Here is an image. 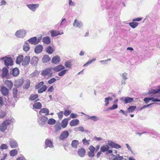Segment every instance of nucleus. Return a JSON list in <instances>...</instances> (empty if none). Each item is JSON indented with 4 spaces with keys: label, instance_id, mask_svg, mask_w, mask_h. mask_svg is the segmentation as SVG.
Segmentation results:
<instances>
[{
    "label": "nucleus",
    "instance_id": "obj_1",
    "mask_svg": "<svg viewBox=\"0 0 160 160\" xmlns=\"http://www.w3.org/2000/svg\"><path fill=\"white\" fill-rule=\"evenodd\" d=\"M0 61H3L5 65L7 67L13 65L12 60L10 57H5L2 58L0 59Z\"/></svg>",
    "mask_w": 160,
    "mask_h": 160
},
{
    "label": "nucleus",
    "instance_id": "obj_2",
    "mask_svg": "<svg viewBox=\"0 0 160 160\" xmlns=\"http://www.w3.org/2000/svg\"><path fill=\"white\" fill-rule=\"evenodd\" d=\"M48 120V118L43 115L38 116L37 121L39 125L42 127L44 126Z\"/></svg>",
    "mask_w": 160,
    "mask_h": 160
},
{
    "label": "nucleus",
    "instance_id": "obj_3",
    "mask_svg": "<svg viewBox=\"0 0 160 160\" xmlns=\"http://www.w3.org/2000/svg\"><path fill=\"white\" fill-rule=\"evenodd\" d=\"M52 67L48 68L42 71L41 73L42 76L45 77L47 75L48 77H51L53 74Z\"/></svg>",
    "mask_w": 160,
    "mask_h": 160
},
{
    "label": "nucleus",
    "instance_id": "obj_4",
    "mask_svg": "<svg viewBox=\"0 0 160 160\" xmlns=\"http://www.w3.org/2000/svg\"><path fill=\"white\" fill-rule=\"evenodd\" d=\"M26 34V31L23 29L17 30L15 33V36L19 38H23Z\"/></svg>",
    "mask_w": 160,
    "mask_h": 160
},
{
    "label": "nucleus",
    "instance_id": "obj_5",
    "mask_svg": "<svg viewBox=\"0 0 160 160\" xmlns=\"http://www.w3.org/2000/svg\"><path fill=\"white\" fill-rule=\"evenodd\" d=\"M11 122L9 120H7L4 121L0 126V131L3 132L7 128V126L10 124Z\"/></svg>",
    "mask_w": 160,
    "mask_h": 160
},
{
    "label": "nucleus",
    "instance_id": "obj_6",
    "mask_svg": "<svg viewBox=\"0 0 160 160\" xmlns=\"http://www.w3.org/2000/svg\"><path fill=\"white\" fill-rule=\"evenodd\" d=\"M26 6L29 10L33 12H35L39 7V4L38 3L27 4Z\"/></svg>",
    "mask_w": 160,
    "mask_h": 160
},
{
    "label": "nucleus",
    "instance_id": "obj_7",
    "mask_svg": "<svg viewBox=\"0 0 160 160\" xmlns=\"http://www.w3.org/2000/svg\"><path fill=\"white\" fill-rule=\"evenodd\" d=\"M69 133L67 131H63L59 137V139L61 140H64L68 137Z\"/></svg>",
    "mask_w": 160,
    "mask_h": 160
},
{
    "label": "nucleus",
    "instance_id": "obj_8",
    "mask_svg": "<svg viewBox=\"0 0 160 160\" xmlns=\"http://www.w3.org/2000/svg\"><path fill=\"white\" fill-rule=\"evenodd\" d=\"M89 151L88 152V155L90 157H93L94 156V152L95 150V148L92 145H90L89 148Z\"/></svg>",
    "mask_w": 160,
    "mask_h": 160
},
{
    "label": "nucleus",
    "instance_id": "obj_9",
    "mask_svg": "<svg viewBox=\"0 0 160 160\" xmlns=\"http://www.w3.org/2000/svg\"><path fill=\"white\" fill-rule=\"evenodd\" d=\"M73 26L76 28H81L83 26L82 22L77 19H75L73 24Z\"/></svg>",
    "mask_w": 160,
    "mask_h": 160
},
{
    "label": "nucleus",
    "instance_id": "obj_10",
    "mask_svg": "<svg viewBox=\"0 0 160 160\" xmlns=\"http://www.w3.org/2000/svg\"><path fill=\"white\" fill-rule=\"evenodd\" d=\"M108 144L112 148H115L116 149H118L121 148V146L111 141H108Z\"/></svg>",
    "mask_w": 160,
    "mask_h": 160
},
{
    "label": "nucleus",
    "instance_id": "obj_11",
    "mask_svg": "<svg viewBox=\"0 0 160 160\" xmlns=\"http://www.w3.org/2000/svg\"><path fill=\"white\" fill-rule=\"evenodd\" d=\"M45 144V146L44 147L45 148H46L48 147H49L50 148H52L54 147V145H53L52 141L48 139L46 140Z\"/></svg>",
    "mask_w": 160,
    "mask_h": 160
},
{
    "label": "nucleus",
    "instance_id": "obj_12",
    "mask_svg": "<svg viewBox=\"0 0 160 160\" xmlns=\"http://www.w3.org/2000/svg\"><path fill=\"white\" fill-rule=\"evenodd\" d=\"M52 70L56 72H58L65 69V67L61 65H60L52 67Z\"/></svg>",
    "mask_w": 160,
    "mask_h": 160
},
{
    "label": "nucleus",
    "instance_id": "obj_13",
    "mask_svg": "<svg viewBox=\"0 0 160 160\" xmlns=\"http://www.w3.org/2000/svg\"><path fill=\"white\" fill-rule=\"evenodd\" d=\"M38 60L39 59L38 57L33 56L31 59L30 63L33 66H37Z\"/></svg>",
    "mask_w": 160,
    "mask_h": 160
},
{
    "label": "nucleus",
    "instance_id": "obj_14",
    "mask_svg": "<svg viewBox=\"0 0 160 160\" xmlns=\"http://www.w3.org/2000/svg\"><path fill=\"white\" fill-rule=\"evenodd\" d=\"M43 47L42 45H39L36 47L34 48V52L37 54H39L41 53L42 51Z\"/></svg>",
    "mask_w": 160,
    "mask_h": 160
},
{
    "label": "nucleus",
    "instance_id": "obj_15",
    "mask_svg": "<svg viewBox=\"0 0 160 160\" xmlns=\"http://www.w3.org/2000/svg\"><path fill=\"white\" fill-rule=\"evenodd\" d=\"M60 61V58L58 55L56 56L53 57L52 59V63L57 64Z\"/></svg>",
    "mask_w": 160,
    "mask_h": 160
},
{
    "label": "nucleus",
    "instance_id": "obj_16",
    "mask_svg": "<svg viewBox=\"0 0 160 160\" xmlns=\"http://www.w3.org/2000/svg\"><path fill=\"white\" fill-rule=\"evenodd\" d=\"M8 68L6 67H3L2 69L1 77L2 78H5L8 74Z\"/></svg>",
    "mask_w": 160,
    "mask_h": 160
},
{
    "label": "nucleus",
    "instance_id": "obj_17",
    "mask_svg": "<svg viewBox=\"0 0 160 160\" xmlns=\"http://www.w3.org/2000/svg\"><path fill=\"white\" fill-rule=\"evenodd\" d=\"M30 60V57L29 56H26L22 60V64L23 66H26L28 65Z\"/></svg>",
    "mask_w": 160,
    "mask_h": 160
},
{
    "label": "nucleus",
    "instance_id": "obj_18",
    "mask_svg": "<svg viewBox=\"0 0 160 160\" xmlns=\"http://www.w3.org/2000/svg\"><path fill=\"white\" fill-rule=\"evenodd\" d=\"M9 143L10 146L12 148H16L18 146V144L17 141L13 139L10 140Z\"/></svg>",
    "mask_w": 160,
    "mask_h": 160
},
{
    "label": "nucleus",
    "instance_id": "obj_19",
    "mask_svg": "<svg viewBox=\"0 0 160 160\" xmlns=\"http://www.w3.org/2000/svg\"><path fill=\"white\" fill-rule=\"evenodd\" d=\"M50 32L52 37H55L58 35H61L63 34V32L61 33L59 31L57 30H51Z\"/></svg>",
    "mask_w": 160,
    "mask_h": 160
},
{
    "label": "nucleus",
    "instance_id": "obj_20",
    "mask_svg": "<svg viewBox=\"0 0 160 160\" xmlns=\"http://www.w3.org/2000/svg\"><path fill=\"white\" fill-rule=\"evenodd\" d=\"M1 92L2 94L4 96H7L8 94V90L5 87L2 86L1 88Z\"/></svg>",
    "mask_w": 160,
    "mask_h": 160
},
{
    "label": "nucleus",
    "instance_id": "obj_21",
    "mask_svg": "<svg viewBox=\"0 0 160 160\" xmlns=\"http://www.w3.org/2000/svg\"><path fill=\"white\" fill-rule=\"evenodd\" d=\"M79 156L81 157H83L85 156L86 151L83 148H81L78 151Z\"/></svg>",
    "mask_w": 160,
    "mask_h": 160
},
{
    "label": "nucleus",
    "instance_id": "obj_22",
    "mask_svg": "<svg viewBox=\"0 0 160 160\" xmlns=\"http://www.w3.org/2000/svg\"><path fill=\"white\" fill-rule=\"evenodd\" d=\"M43 42L46 44H48L51 42V38L49 36L43 37L42 39Z\"/></svg>",
    "mask_w": 160,
    "mask_h": 160
},
{
    "label": "nucleus",
    "instance_id": "obj_23",
    "mask_svg": "<svg viewBox=\"0 0 160 160\" xmlns=\"http://www.w3.org/2000/svg\"><path fill=\"white\" fill-rule=\"evenodd\" d=\"M49 111L48 109L44 108L40 110L39 112V114L40 115H41L42 113H45V115L47 116L49 114Z\"/></svg>",
    "mask_w": 160,
    "mask_h": 160
},
{
    "label": "nucleus",
    "instance_id": "obj_24",
    "mask_svg": "<svg viewBox=\"0 0 160 160\" xmlns=\"http://www.w3.org/2000/svg\"><path fill=\"white\" fill-rule=\"evenodd\" d=\"M30 49V47L29 43L27 42H25L23 46V50L26 52H27Z\"/></svg>",
    "mask_w": 160,
    "mask_h": 160
},
{
    "label": "nucleus",
    "instance_id": "obj_25",
    "mask_svg": "<svg viewBox=\"0 0 160 160\" xmlns=\"http://www.w3.org/2000/svg\"><path fill=\"white\" fill-rule=\"evenodd\" d=\"M79 144V142L78 140H73L72 141L71 143L72 146L75 149H76L78 147V145Z\"/></svg>",
    "mask_w": 160,
    "mask_h": 160
},
{
    "label": "nucleus",
    "instance_id": "obj_26",
    "mask_svg": "<svg viewBox=\"0 0 160 160\" xmlns=\"http://www.w3.org/2000/svg\"><path fill=\"white\" fill-rule=\"evenodd\" d=\"M33 108L39 109L42 108V104L40 102H37L34 103L33 105Z\"/></svg>",
    "mask_w": 160,
    "mask_h": 160
},
{
    "label": "nucleus",
    "instance_id": "obj_27",
    "mask_svg": "<svg viewBox=\"0 0 160 160\" xmlns=\"http://www.w3.org/2000/svg\"><path fill=\"white\" fill-rule=\"evenodd\" d=\"M51 60L50 58L47 55H44L42 58V62L43 63H46L50 61Z\"/></svg>",
    "mask_w": 160,
    "mask_h": 160
},
{
    "label": "nucleus",
    "instance_id": "obj_28",
    "mask_svg": "<svg viewBox=\"0 0 160 160\" xmlns=\"http://www.w3.org/2000/svg\"><path fill=\"white\" fill-rule=\"evenodd\" d=\"M48 87L46 85H43L42 87L38 89V93H42L46 91Z\"/></svg>",
    "mask_w": 160,
    "mask_h": 160
},
{
    "label": "nucleus",
    "instance_id": "obj_29",
    "mask_svg": "<svg viewBox=\"0 0 160 160\" xmlns=\"http://www.w3.org/2000/svg\"><path fill=\"white\" fill-rule=\"evenodd\" d=\"M19 71L18 68H14L12 70V74L14 77L18 76L19 74Z\"/></svg>",
    "mask_w": 160,
    "mask_h": 160
},
{
    "label": "nucleus",
    "instance_id": "obj_30",
    "mask_svg": "<svg viewBox=\"0 0 160 160\" xmlns=\"http://www.w3.org/2000/svg\"><path fill=\"white\" fill-rule=\"evenodd\" d=\"M37 38L36 37H33L29 39L28 41L31 44L35 45L36 44Z\"/></svg>",
    "mask_w": 160,
    "mask_h": 160
},
{
    "label": "nucleus",
    "instance_id": "obj_31",
    "mask_svg": "<svg viewBox=\"0 0 160 160\" xmlns=\"http://www.w3.org/2000/svg\"><path fill=\"white\" fill-rule=\"evenodd\" d=\"M112 155L114 157L112 160H122L123 159L122 156H120L119 154H117L116 155L112 154Z\"/></svg>",
    "mask_w": 160,
    "mask_h": 160
},
{
    "label": "nucleus",
    "instance_id": "obj_32",
    "mask_svg": "<svg viewBox=\"0 0 160 160\" xmlns=\"http://www.w3.org/2000/svg\"><path fill=\"white\" fill-rule=\"evenodd\" d=\"M79 122V121L77 119L72 120L70 122V125L71 126H74L77 125Z\"/></svg>",
    "mask_w": 160,
    "mask_h": 160
},
{
    "label": "nucleus",
    "instance_id": "obj_33",
    "mask_svg": "<svg viewBox=\"0 0 160 160\" xmlns=\"http://www.w3.org/2000/svg\"><path fill=\"white\" fill-rule=\"evenodd\" d=\"M133 100V99L132 98L127 97H126L125 99V103L127 104L128 103H130L132 102Z\"/></svg>",
    "mask_w": 160,
    "mask_h": 160
},
{
    "label": "nucleus",
    "instance_id": "obj_34",
    "mask_svg": "<svg viewBox=\"0 0 160 160\" xmlns=\"http://www.w3.org/2000/svg\"><path fill=\"white\" fill-rule=\"evenodd\" d=\"M54 51V50L50 46L46 48V52L49 54H52Z\"/></svg>",
    "mask_w": 160,
    "mask_h": 160
},
{
    "label": "nucleus",
    "instance_id": "obj_35",
    "mask_svg": "<svg viewBox=\"0 0 160 160\" xmlns=\"http://www.w3.org/2000/svg\"><path fill=\"white\" fill-rule=\"evenodd\" d=\"M109 146L107 145H103L100 148V150L102 151V152H104L109 149Z\"/></svg>",
    "mask_w": 160,
    "mask_h": 160
},
{
    "label": "nucleus",
    "instance_id": "obj_36",
    "mask_svg": "<svg viewBox=\"0 0 160 160\" xmlns=\"http://www.w3.org/2000/svg\"><path fill=\"white\" fill-rule=\"evenodd\" d=\"M5 84H6V86L8 87L10 89H11L12 88L13 84L12 82L9 80H7L5 82Z\"/></svg>",
    "mask_w": 160,
    "mask_h": 160
},
{
    "label": "nucleus",
    "instance_id": "obj_37",
    "mask_svg": "<svg viewBox=\"0 0 160 160\" xmlns=\"http://www.w3.org/2000/svg\"><path fill=\"white\" fill-rule=\"evenodd\" d=\"M136 108L135 106H130L127 109V111L128 113L133 112Z\"/></svg>",
    "mask_w": 160,
    "mask_h": 160
},
{
    "label": "nucleus",
    "instance_id": "obj_38",
    "mask_svg": "<svg viewBox=\"0 0 160 160\" xmlns=\"http://www.w3.org/2000/svg\"><path fill=\"white\" fill-rule=\"evenodd\" d=\"M68 124V120L67 119H63L62 122L61 123V126L63 128L66 127Z\"/></svg>",
    "mask_w": 160,
    "mask_h": 160
},
{
    "label": "nucleus",
    "instance_id": "obj_39",
    "mask_svg": "<svg viewBox=\"0 0 160 160\" xmlns=\"http://www.w3.org/2000/svg\"><path fill=\"white\" fill-rule=\"evenodd\" d=\"M112 98L110 97H108L107 98H105L104 102H105V106H107L109 104V101H112Z\"/></svg>",
    "mask_w": 160,
    "mask_h": 160
},
{
    "label": "nucleus",
    "instance_id": "obj_40",
    "mask_svg": "<svg viewBox=\"0 0 160 160\" xmlns=\"http://www.w3.org/2000/svg\"><path fill=\"white\" fill-rule=\"evenodd\" d=\"M23 56L22 55H20L17 58L16 63L18 64H19L23 60Z\"/></svg>",
    "mask_w": 160,
    "mask_h": 160
},
{
    "label": "nucleus",
    "instance_id": "obj_41",
    "mask_svg": "<svg viewBox=\"0 0 160 160\" xmlns=\"http://www.w3.org/2000/svg\"><path fill=\"white\" fill-rule=\"evenodd\" d=\"M47 122L48 124L53 125L55 123L56 121L54 119L51 118L48 120Z\"/></svg>",
    "mask_w": 160,
    "mask_h": 160
},
{
    "label": "nucleus",
    "instance_id": "obj_42",
    "mask_svg": "<svg viewBox=\"0 0 160 160\" xmlns=\"http://www.w3.org/2000/svg\"><path fill=\"white\" fill-rule=\"evenodd\" d=\"M129 25L133 28H136L138 25V23L136 22H132L129 23Z\"/></svg>",
    "mask_w": 160,
    "mask_h": 160
},
{
    "label": "nucleus",
    "instance_id": "obj_43",
    "mask_svg": "<svg viewBox=\"0 0 160 160\" xmlns=\"http://www.w3.org/2000/svg\"><path fill=\"white\" fill-rule=\"evenodd\" d=\"M38 97V94H31L29 98V100L31 101H33Z\"/></svg>",
    "mask_w": 160,
    "mask_h": 160
},
{
    "label": "nucleus",
    "instance_id": "obj_44",
    "mask_svg": "<svg viewBox=\"0 0 160 160\" xmlns=\"http://www.w3.org/2000/svg\"><path fill=\"white\" fill-rule=\"evenodd\" d=\"M68 71V70L67 69H63L60 71V72L58 73V75L59 76H63Z\"/></svg>",
    "mask_w": 160,
    "mask_h": 160
},
{
    "label": "nucleus",
    "instance_id": "obj_45",
    "mask_svg": "<svg viewBox=\"0 0 160 160\" xmlns=\"http://www.w3.org/2000/svg\"><path fill=\"white\" fill-rule=\"evenodd\" d=\"M10 153L11 156L13 157L17 154L18 151L16 149H13L10 151Z\"/></svg>",
    "mask_w": 160,
    "mask_h": 160
},
{
    "label": "nucleus",
    "instance_id": "obj_46",
    "mask_svg": "<svg viewBox=\"0 0 160 160\" xmlns=\"http://www.w3.org/2000/svg\"><path fill=\"white\" fill-rule=\"evenodd\" d=\"M61 125L60 124H57L55 126V132H58L60 131L61 129Z\"/></svg>",
    "mask_w": 160,
    "mask_h": 160
},
{
    "label": "nucleus",
    "instance_id": "obj_47",
    "mask_svg": "<svg viewBox=\"0 0 160 160\" xmlns=\"http://www.w3.org/2000/svg\"><path fill=\"white\" fill-rule=\"evenodd\" d=\"M44 82H39L37 85L35 86V88L36 89H38L42 86L44 84Z\"/></svg>",
    "mask_w": 160,
    "mask_h": 160
},
{
    "label": "nucleus",
    "instance_id": "obj_48",
    "mask_svg": "<svg viewBox=\"0 0 160 160\" xmlns=\"http://www.w3.org/2000/svg\"><path fill=\"white\" fill-rule=\"evenodd\" d=\"M13 96L14 98L17 97L18 89L17 88H14L13 89Z\"/></svg>",
    "mask_w": 160,
    "mask_h": 160
},
{
    "label": "nucleus",
    "instance_id": "obj_49",
    "mask_svg": "<svg viewBox=\"0 0 160 160\" xmlns=\"http://www.w3.org/2000/svg\"><path fill=\"white\" fill-rule=\"evenodd\" d=\"M91 120L93 121L96 122L99 120V118L95 116H91Z\"/></svg>",
    "mask_w": 160,
    "mask_h": 160
},
{
    "label": "nucleus",
    "instance_id": "obj_50",
    "mask_svg": "<svg viewBox=\"0 0 160 160\" xmlns=\"http://www.w3.org/2000/svg\"><path fill=\"white\" fill-rule=\"evenodd\" d=\"M118 107V106L117 104H114L113 105L112 107L108 108V110H112L117 108Z\"/></svg>",
    "mask_w": 160,
    "mask_h": 160
},
{
    "label": "nucleus",
    "instance_id": "obj_51",
    "mask_svg": "<svg viewBox=\"0 0 160 160\" xmlns=\"http://www.w3.org/2000/svg\"><path fill=\"white\" fill-rule=\"evenodd\" d=\"M65 66L66 68H71V64L70 61H67L65 63Z\"/></svg>",
    "mask_w": 160,
    "mask_h": 160
},
{
    "label": "nucleus",
    "instance_id": "obj_52",
    "mask_svg": "<svg viewBox=\"0 0 160 160\" xmlns=\"http://www.w3.org/2000/svg\"><path fill=\"white\" fill-rule=\"evenodd\" d=\"M57 115L59 119H61L63 116V112L62 111L57 113Z\"/></svg>",
    "mask_w": 160,
    "mask_h": 160
},
{
    "label": "nucleus",
    "instance_id": "obj_53",
    "mask_svg": "<svg viewBox=\"0 0 160 160\" xmlns=\"http://www.w3.org/2000/svg\"><path fill=\"white\" fill-rule=\"evenodd\" d=\"M95 59H93L88 61L86 64L83 65V67H85L88 65L90 64L93 61H95Z\"/></svg>",
    "mask_w": 160,
    "mask_h": 160
},
{
    "label": "nucleus",
    "instance_id": "obj_54",
    "mask_svg": "<svg viewBox=\"0 0 160 160\" xmlns=\"http://www.w3.org/2000/svg\"><path fill=\"white\" fill-rule=\"evenodd\" d=\"M154 104H155V103L153 102V103H150L149 104H147V105H144V106H142V107L141 108H140V110H142L143 109L145 108H147V107L150 106L151 105H152Z\"/></svg>",
    "mask_w": 160,
    "mask_h": 160
},
{
    "label": "nucleus",
    "instance_id": "obj_55",
    "mask_svg": "<svg viewBox=\"0 0 160 160\" xmlns=\"http://www.w3.org/2000/svg\"><path fill=\"white\" fill-rule=\"evenodd\" d=\"M127 74L128 73L125 72L122 74L121 76L123 80H126L128 79L127 77Z\"/></svg>",
    "mask_w": 160,
    "mask_h": 160
},
{
    "label": "nucleus",
    "instance_id": "obj_56",
    "mask_svg": "<svg viewBox=\"0 0 160 160\" xmlns=\"http://www.w3.org/2000/svg\"><path fill=\"white\" fill-rule=\"evenodd\" d=\"M152 97L146 98L144 99V101L146 103H148L150 101L152 100Z\"/></svg>",
    "mask_w": 160,
    "mask_h": 160
},
{
    "label": "nucleus",
    "instance_id": "obj_57",
    "mask_svg": "<svg viewBox=\"0 0 160 160\" xmlns=\"http://www.w3.org/2000/svg\"><path fill=\"white\" fill-rule=\"evenodd\" d=\"M56 81V79L54 78H52L48 81V83L49 84H51L55 82Z\"/></svg>",
    "mask_w": 160,
    "mask_h": 160
},
{
    "label": "nucleus",
    "instance_id": "obj_58",
    "mask_svg": "<svg viewBox=\"0 0 160 160\" xmlns=\"http://www.w3.org/2000/svg\"><path fill=\"white\" fill-rule=\"evenodd\" d=\"M8 148V146L7 144H2L0 146V149H7Z\"/></svg>",
    "mask_w": 160,
    "mask_h": 160
},
{
    "label": "nucleus",
    "instance_id": "obj_59",
    "mask_svg": "<svg viewBox=\"0 0 160 160\" xmlns=\"http://www.w3.org/2000/svg\"><path fill=\"white\" fill-rule=\"evenodd\" d=\"M150 92L151 93H156L160 92V89H158L157 90H155L153 89L151 90V91H150Z\"/></svg>",
    "mask_w": 160,
    "mask_h": 160
},
{
    "label": "nucleus",
    "instance_id": "obj_60",
    "mask_svg": "<svg viewBox=\"0 0 160 160\" xmlns=\"http://www.w3.org/2000/svg\"><path fill=\"white\" fill-rule=\"evenodd\" d=\"M90 141V140H87L85 138H84L83 140H82V142L83 144L84 145H87L88 144H89V142Z\"/></svg>",
    "mask_w": 160,
    "mask_h": 160
},
{
    "label": "nucleus",
    "instance_id": "obj_61",
    "mask_svg": "<svg viewBox=\"0 0 160 160\" xmlns=\"http://www.w3.org/2000/svg\"><path fill=\"white\" fill-rule=\"evenodd\" d=\"M38 75V73L37 71H35L31 74V76L32 77H36Z\"/></svg>",
    "mask_w": 160,
    "mask_h": 160
},
{
    "label": "nucleus",
    "instance_id": "obj_62",
    "mask_svg": "<svg viewBox=\"0 0 160 160\" xmlns=\"http://www.w3.org/2000/svg\"><path fill=\"white\" fill-rule=\"evenodd\" d=\"M6 115V113L5 112L2 111L1 112H0V118H4Z\"/></svg>",
    "mask_w": 160,
    "mask_h": 160
},
{
    "label": "nucleus",
    "instance_id": "obj_63",
    "mask_svg": "<svg viewBox=\"0 0 160 160\" xmlns=\"http://www.w3.org/2000/svg\"><path fill=\"white\" fill-rule=\"evenodd\" d=\"M125 145L127 148H128V150L130 151L132 153H133V152L132 150L131 147L128 144L126 143Z\"/></svg>",
    "mask_w": 160,
    "mask_h": 160
},
{
    "label": "nucleus",
    "instance_id": "obj_64",
    "mask_svg": "<svg viewBox=\"0 0 160 160\" xmlns=\"http://www.w3.org/2000/svg\"><path fill=\"white\" fill-rule=\"evenodd\" d=\"M30 82H28L25 83V84L24 88H26V89L28 88L30 86Z\"/></svg>",
    "mask_w": 160,
    "mask_h": 160
}]
</instances>
